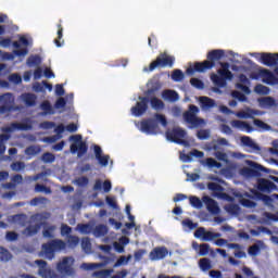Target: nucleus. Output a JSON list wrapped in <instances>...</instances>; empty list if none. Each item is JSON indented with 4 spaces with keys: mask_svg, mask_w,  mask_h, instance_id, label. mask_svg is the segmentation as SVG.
Masks as SVG:
<instances>
[{
    "mask_svg": "<svg viewBox=\"0 0 278 278\" xmlns=\"http://www.w3.org/2000/svg\"><path fill=\"white\" fill-rule=\"evenodd\" d=\"M55 229H58L55 225L48 226L47 228H45L42 231L43 238H55Z\"/></svg>",
    "mask_w": 278,
    "mask_h": 278,
    "instance_id": "38",
    "label": "nucleus"
},
{
    "mask_svg": "<svg viewBox=\"0 0 278 278\" xmlns=\"http://www.w3.org/2000/svg\"><path fill=\"white\" fill-rule=\"evenodd\" d=\"M173 64H175V56L168 55L166 52H164L156 56L152 63H150L149 71L150 73H153L155 68H166V66L172 68Z\"/></svg>",
    "mask_w": 278,
    "mask_h": 278,
    "instance_id": "6",
    "label": "nucleus"
},
{
    "mask_svg": "<svg viewBox=\"0 0 278 278\" xmlns=\"http://www.w3.org/2000/svg\"><path fill=\"white\" fill-rule=\"evenodd\" d=\"M42 227V224H36V225H29L27 226L24 230H23V235L24 236H36V233H38V231H40V228Z\"/></svg>",
    "mask_w": 278,
    "mask_h": 278,
    "instance_id": "27",
    "label": "nucleus"
},
{
    "mask_svg": "<svg viewBox=\"0 0 278 278\" xmlns=\"http://www.w3.org/2000/svg\"><path fill=\"white\" fill-rule=\"evenodd\" d=\"M73 264H75V258L65 256L61 262L56 264V270L61 275H74L75 270L73 269Z\"/></svg>",
    "mask_w": 278,
    "mask_h": 278,
    "instance_id": "9",
    "label": "nucleus"
},
{
    "mask_svg": "<svg viewBox=\"0 0 278 278\" xmlns=\"http://www.w3.org/2000/svg\"><path fill=\"white\" fill-rule=\"evenodd\" d=\"M207 253H210V244L207 243L200 244L199 255L203 257L207 255Z\"/></svg>",
    "mask_w": 278,
    "mask_h": 278,
    "instance_id": "58",
    "label": "nucleus"
},
{
    "mask_svg": "<svg viewBox=\"0 0 278 278\" xmlns=\"http://www.w3.org/2000/svg\"><path fill=\"white\" fill-rule=\"evenodd\" d=\"M112 273H114L113 269H101V270L93 271L91 277L92 278H108V277H110V275H112Z\"/></svg>",
    "mask_w": 278,
    "mask_h": 278,
    "instance_id": "32",
    "label": "nucleus"
},
{
    "mask_svg": "<svg viewBox=\"0 0 278 278\" xmlns=\"http://www.w3.org/2000/svg\"><path fill=\"white\" fill-rule=\"evenodd\" d=\"M260 76L263 77V81L269 86H274V84L278 83L277 76H275V74L267 68H262L260 71Z\"/></svg>",
    "mask_w": 278,
    "mask_h": 278,
    "instance_id": "18",
    "label": "nucleus"
},
{
    "mask_svg": "<svg viewBox=\"0 0 278 278\" xmlns=\"http://www.w3.org/2000/svg\"><path fill=\"white\" fill-rule=\"evenodd\" d=\"M10 97H12L10 93L0 96V102L2 103V105H0V114H8V112H13L14 101H11Z\"/></svg>",
    "mask_w": 278,
    "mask_h": 278,
    "instance_id": "14",
    "label": "nucleus"
},
{
    "mask_svg": "<svg viewBox=\"0 0 278 278\" xmlns=\"http://www.w3.org/2000/svg\"><path fill=\"white\" fill-rule=\"evenodd\" d=\"M231 97H233V99H238V101H241V103H244V101H247V96L238 90H233L231 92Z\"/></svg>",
    "mask_w": 278,
    "mask_h": 278,
    "instance_id": "53",
    "label": "nucleus"
},
{
    "mask_svg": "<svg viewBox=\"0 0 278 278\" xmlns=\"http://www.w3.org/2000/svg\"><path fill=\"white\" fill-rule=\"evenodd\" d=\"M239 203L242 205V207H248L249 210H253L254 207H257V203L253 202L250 199L241 198L239 200Z\"/></svg>",
    "mask_w": 278,
    "mask_h": 278,
    "instance_id": "39",
    "label": "nucleus"
},
{
    "mask_svg": "<svg viewBox=\"0 0 278 278\" xmlns=\"http://www.w3.org/2000/svg\"><path fill=\"white\" fill-rule=\"evenodd\" d=\"M166 255H168V249H166V247L154 248L150 252V260H152V262H155L157 260H164Z\"/></svg>",
    "mask_w": 278,
    "mask_h": 278,
    "instance_id": "17",
    "label": "nucleus"
},
{
    "mask_svg": "<svg viewBox=\"0 0 278 278\" xmlns=\"http://www.w3.org/2000/svg\"><path fill=\"white\" fill-rule=\"evenodd\" d=\"M250 233H251V236H260V233H267V236H273V230H270L264 226H258L257 230L251 229Z\"/></svg>",
    "mask_w": 278,
    "mask_h": 278,
    "instance_id": "34",
    "label": "nucleus"
},
{
    "mask_svg": "<svg viewBox=\"0 0 278 278\" xmlns=\"http://www.w3.org/2000/svg\"><path fill=\"white\" fill-rule=\"evenodd\" d=\"M184 77V72L181 70H174V72L172 73L173 81H181Z\"/></svg>",
    "mask_w": 278,
    "mask_h": 278,
    "instance_id": "48",
    "label": "nucleus"
},
{
    "mask_svg": "<svg viewBox=\"0 0 278 278\" xmlns=\"http://www.w3.org/2000/svg\"><path fill=\"white\" fill-rule=\"evenodd\" d=\"M64 249H66V243L62 239H52L41 245V251L46 260H53L55 253H60V251H64Z\"/></svg>",
    "mask_w": 278,
    "mask_h": 278,
    "instance_id": "3",
    "label": "nucleus"
},
{
    "mask_svg": "<svg viewBox=\"0 0 278 278\" xmlns=\"http://www.w3.org/2000/svg\"><path fill=\"white\" fill-rule=\"evenodd\" d=\"M68 140L70 142H74L70 147L71 153H77L79 157H84L88 153V143L83 140L81 135H72Z\"/></svg>",
    "mask_w": 278,
    "mask_h": 278,
    "instance_id": "5",
    "label": "nucleus"
},
{
    "mask_svg": "<svg viewBox=\"0 0 278 278\" xmlns=\"http://www.w3.org/2000/svg\"><path fill=\"white\" fill-rule=\"evenodd\" d=\"M197 114H199V106L194 104H190L189 110L182 114L185 123L191 125L190 129L201 127V125L205 123V121L203 118L198 117Z\"/></svg>",
    "mask_w": 278,
    "mask_h": 278,
    "instance_id": "4",
    "label": "nucleus"
},
{
    "mask_svg": "<svg viewBox=\"0 0 278 278\" xmlns=\"http://www.w3.org/2000/svg\"><path fill=\"white\" fill-rule=\"evenodd\" d=\"M189 203L192 207H195V210H201V207H203V202L195 195L189 197Z\"/></svg>",
    "mask_w": 278,
    "mask_h": 278,
    "instance_id": "40",
    "label": "nucleus"
},
{
    "mask_svg": "<svg viewBox=\"0 0 278 278\" xmlns=\"http://www.w3.org/2000/svg\"><path fill=\"white\" fill-rule=\"evenodd\" d=\"M94 236H97L98 238H101V236H106L108 233V226L100 224L98 226H96L94 230H93Z\"/></svg>",
    "mask_w": 278,
    "mask_h": 278,
    "instance_id": "37",
    "label": "nucleus"
},
{
    "mask_svg": "<svg viewBox=\"0 0 278 278\" xmlns=\"http://www.w3.org/2000/svg\"><path fill=\"white\" fill-rule=\"evenodd\" d=\"M35 264L39 267L38 275L43 278H52L54 277L53 270L47 268V262L42 260L35 261Z\"/></svg>",
    "mask_w": 278,
    "mask_h": 278,
    "instance_id": "16",
    "label": "nucleus"
},
{
    "mask_svg": "<svg viewBox=\"0 0 278 278\" xmlns=\"http://www.w3.org/2000/svg\"><path fill=\"white\" fill-rule=\"evenodd\" d=\"M149 103L153 110H164V101L160 100V98L152 97Z\"/></svg>",
    "mask_w": 278,
    "mask_h": 278,
    "instance_id": "33",
    "label": "nucleus"
},
{
    "mask_svg": "<svg viewBox=\"0 0 278 278\" xmlns=\"http://www.w3.org/2000/svg\"><path fill=\"white\" fill-rule=\"evenodd\" d=\"M23 99H24V103L28 108H34V105H36V94H34V93H26V94H24Z\"/></svg>",
    "mask_w": 278,
    "mask_h": 278,
    "instance_id": "35",
    "label": "nucleus"
},
{
    "mask_svg": "<svg viewBox=\"0 0 278 278\" xmlns=\"http://www.w3.org/2000/svg\"><path fill=\"white\" fill-rule=\"evenodd\" d=\"M5 140H10V135H0V153H5V144H3Z\"/></svg>",
    "mask_w": 278,
    "mask_h": 278,
    "instance_id": "56",
    "label": "nucleus"
},
{
    "mask_svg": "<svg viewBox=\"0 0 278 278\" xmlns=\"http://www.w3.org/2000/svg\"><path fill=\"white\" fill-rule=\"evenodd\" d=\"M250 166L251 167H243L241 169V175L243 177H261L262 173H270V169H268L253 161H250Z\"/></svg>",
    "mask_w": 278,
    "mask_h": 278,
    "instance_id": "8",
    "label": "nucleus"
},
{
    "mask_svg": "<svg viewBox=\"0 0 278 278\" xmlns=\"http://www.w3.org/2000/svg\"><path fill=\"white\" fill-rule=\"evenodd\" d=\"M49 203V199L45 197H39V198H34L30 200V205L36 206V205H45Z\"/></svg>",
    "mask_w": 278,
    "mask_h": 278,
    "instance_id": "46",
    "label": "nucleus"
},
{
    "mask_svg": "<svg viewBox=\"0 0 278 278\" xmlns=\"http://www.w3.org/2000/svg\"><path fill=\"white\" fill-rule=\"evenodd\" d=\"M244 197L248 199H256L257 201H270V195H266L257 190H252V194L245 192Z\"/></svg>",
    "mask_w": 278,
    "mask_h": 278,
    "instance_id": "25",
    "label": "nucleus"
},
{
    "mask_svg": "<svg viewBox=\"0 0 278 278\" xmlns=\"http://www.w3.org/2000/svg\"><path fill=\"white\" fill-rule=\"evenodd\" d=\"M77 228L80 233H90V225L88 224H78Z\"/></svg>",
    "mask_w": 278,
    "mask_h": 278,
    "instance_id": "64",
    "label": "nucleus"
},
{
    "mask_svg": "<svg viewBox=\"0 0 278 278\" xmlns=\"http://www.w3.org/2000/svg\"><path fill=\"white\" fill-rule=\"evenodd\" d=\"M199 140H207L210 138V130L201 129L197 132Z\"/></svg>",
    "mask_w": 278,
    "mask_h": 278,
    "instance_id": "62",
    "label": "nucleus"
},
{
    "mask_svg": "<svg viewBox=\"0 0 278 278\" xmlns=\"http://www.w3.org/2000/svg\"><path fill=\"white\" fill-rule=\"evenodd\" d=\"M219 66L222 68L217 70V74H211V80L217 88H226L227 81H231L233 79V73L229 71L228 62H220Z\"/></svg>",
    "mask_w": 278,
    "mask_h": 278,
    "instance_id": "2",
    "label": "nucleus"
},
{
    "mask_svg": "<svg viewBox=\"0 0 278 278\" xmlns=\"http://www.w3.org/2000/svg\"><path fill=\"white\" fill-rule=\"evenodd\" d=\"M205 165L208 168H223V164L214 160L213 157H207L205 160Z\"/></svg>",
    "mask_w": 278,
    "mask_h": 278,
    "instance_id": "42",
    "label": "nucleus"
},
{
    "mask_svg": "<svg viewBox=\"0 0 278 278\" xmlns=\"http://www.w3.org/2000/svg\"><path fill=\"white\" fill-rule=\"evenodd\" d=\"M238 118H254V116H260V111L253 109H247V111H239L236 114Z\"/></svg>",
    "mask_w": 278,
    "mask_h": 278,
    "instance_id": "26",
    "label": "nucleus"
},
{
    "mask_svg": "<svg viewBox=\"0 0 278 278\" xmlns=\"http://www.w3.org/2000/svg\"><path fill=\"white\" fill-rule=\"evenodd\" d=\"M199 266L203 273H206V270H211L212 262H210V258H201L199 261Z\"/></svg>",
    "mask_w": 278,
    "mask_h": 278,
    "instance_id": "41",
    "label": "nucleus"
},
{
    "mask_svg": "<svg viewBox=\"0 0 278 278\" xmlns=\"http://www.w3.org/2000/svg\"><path fill=\"white\" fill-rule=\"evenodd\" d=\"M68 247L75 248L79 244V237L70 235L67 239Z\"/></svg>",
    "mask_w": 278,
    "mask_h": 278,
    "instance_id": "54",
    "label": "nucleus"
},
{
    "mask_svg": "<svg viewBox=\"0 0 278 278\" xmlns=\"http://www.w3.org/2000/svg\"><path fill=\"white\" fill-rule=\"evenodd\" d=\"M55 110H62V108H66V99L59 98L54 103Z\"/></svg>",
    "mask_w": 278,
    "mask_h": 278,
    "instance_id": "63",
    "label": "nucleus"
},
{
    "mask_svg": "<svg viewBox=\"0 0 278 278\" xmlns=\"http://www.w3.org/2000/svg\"><path fill=\"white\" fill-rule=\"evenodd\" d=\"M231 127H235V129H241V131H247V134H252L255 129L251 124L247 122H242L240 119H235L230 122Z\"/></svg>",
    "mask_w": 278,
    "mask_h": 278,
    "instance_id": "20",
    "label": "nucleus"
},
{
    "mask_svg": "<svg viewBox=\"0 0 278 278\" xmlns=\"http://www.w3.org/2000/svg\"><path fill=\"white\" fill-rule=\"evenodd\" d=\"M81 249L88 253V251L92 250V243H90V239L85 238L81 240Z\"/></svg>",
    "mask_w": 278,
    "mask_h": 278,
    "instance_id": "57",
    "label": "nucleus"
},
{
    "mask_svg": "<svg viewBox=\"0 0 278 278\" xmlns=\"http://www.w3.org/2000/svg\"><path fill=\"white\" fill-rule=\"evenodd\" d=\"M200 103L204 110H212V108H216V101L212 98L201 97Z\"/></svg>",
    "mask_w": 278,
    "mask_h": 278,
    "instance_id": "29",
    "label": "nucleus"
},
{
    "mask_svg": "<svg viewBox=\"0 0 278 278\" xmlns=\"http://www.w3.org/2000/svg\"><path fill=\"white\" fill-rule=\"evenodd\" d=\"M257 190H260V192L270 194V192H275V190H277V185L266 178H261L257 181Z\"/></svg>",
    "mask_w": 278,
    "mask_h": 278,
    "instance_id": "15",
    "label": "nucleus"
},
{
    "mask_svg": "<svg viewBox=\"0 0 278 278\" xmlns=\"http://www.w3.org/2000/svg\"><path fill=\"white\" fill-rule=\"evenodd\" d=\"M149 110V98L148 97H139V102L136 103L135 106L131 108L132 116H142Z\"/></svg>",
    "mask_w": 278,
    "mask_h": 278,
    "instance_id": "11",
    "label": "nucleus"
},
{
    "mask_svg": "<svg viewBox=\"0 0 278 278\" xmlns=\"http://www.w3.org/2000/svg\"><path fill=\"white\" fill-rule=\"evenodd\" d=\"M154 117L156 118L157 123H161V125L163 127H166L168 125V121L166 119V116L160 114V113H156L154 115Z\"/></svg>",
    "mask_w": 278,
    "mask_h": 278,
    "instance_id": "60",
    "label": "nucleus"
},
{
    "mask_svg": "<svg viewBox=\"0 0 278 278\" xmlns=\"http://www.w3.org/2000/svg\"><path fill=\"white\" fill-rule=\"evenodd\" d=\"M24 168H25V164L21 161H17L11 164V169L14 170L15 173L24 170Z\"/></svg>",
    "mask_w": 278,
    "mask_h": 278,
    "instance_id": "52",
    "label": "nucleus"
},
{
    "mask_svg": "<svg viewBox=\"0 0 278 278\" xmlns=\"http://www.w3.org/2000/svg\"><path fill=\"white\" fill-rule=\"evenodd\" d=\"M162 97L166 101H173V102L179 101V93H177V91L175 90H170V89L164 90L162 92Z\"/></svg>",
    "mask_w": 278,
    "mask_h": 278,
    "instance_id": "28",
    "label": "nucleus"
},
{
    "mask_svg": "<svg viewBox=\"0 0 278 278\" xmlns=\"http://www.w3.org/2000/svg\"><path fill=\"white\" fill-rule=\"evenodd\" d=\"M254 90L257 94H268L270 92V89L264 85H256Z\"/></svg>",
    "mask_w": 278,
    "mask_h": 278,
    "instance_id": "51",
    "label": "nucleus"
},
{
    "mask_svg": "<svg viewBox=\"0 0 278 278\" xmlns=\"http://www.w3.org/2000/svg\"><path fill=\"white\" fill-rule=\"evenodd\" d=\"M258 103L261 108H275V105H277V102L273 97L261 98L258 99Z\"/></svg>",
    "mask_w": 278,
    "mask_h": 278,
    "instance_id": "30",
    "label": "nucleus"
},
{
    "mask_svg": "<svg viewBox=\"0 0 278 278\" xmlns=\"http://www.w3.org/2000/svg\"><path fill=\"white\" fill-rule=\"evenodd\" d=\"M0 260L1 262H10V260H12V253L2 248V251L0 253Z\"/></svg>",
    "mask_w": 278,
    "mask_h": 278,
    "instance_id": "50",
    "label": "nucleus"
},
{
    "mask_svg": "<svg viewBox=\"0 0 278 278\" xmlns=\"http://www.w3.org/2000/svg\"><path fill=\"white\" fill-rule=\"evenodd\" d=\"M260 251H262V248H260V244H257V243L251 245V247L248 249V253H249V255H251L252 257H255L256 255H258V254H260Z\"/></svg>",
    "mask_w": 278,
    "mask_h": 278,
    "instance_id": "47",
    "label": "nucleus"
},
{
    "mask_svg": "<svg viewBox=\"0 0 278 278\" xmlns=\"http://www.w3.org/2000/svg\"><path fill=\"white\" fill-rule=\"evenodd\" d=\"M220 232L206 231L204 227H200L194 231V238H201L203 242H212L216 238H220Z\"/></svg>",
    "mask_w": 278,
    "mask_h": 278,
    "instance_id": "13",
    "label": "nucleus"
},
{
    "mask_svg": "<svg viewBox=\"0 0 278 278\" xmlns=\"http://www.w3.org/2000/svg\"><path fill=\"white\" fill-rule=\"evenodd\" d=\"M160 126L157 125V121L153 118L143 119L140 122V131L143 134H157Z\"/></svg>",
    "mask_w": 278,
    "mask_h": 278,
    "instance_id": "12",
    "label": "nucleus"
},
{
    "mask_svg": "<svg viewBox=\"0 0 278 278\" xmlns=\"http://www.w3.org/2000/svg\"><path fill=\"white\" fill-rule=\"evenodd\" d=\"M190 85L193 88H197V90H203V88H205V83H203V80H201L199 78H191Z\"/></svg>",
    "mask_w": 278,
    "mask_h": 278,
    "instance_id": "43",
    "label": "nucleus"
},
{
    "mask_svg": "<svg viewBox=\"0 0 278 278\" xmlns=\"http://www.w3.org/2000/svg\"><path fill=\"white\" fill-rule=\"evenodd\" d=\"M26 64L29 68H31V66H40V64H42V59L38 54H31L28 56Z\"/></svg>",
    "mask_w": 278,
    "mask_h": 278,
    "instance_id": "31",
    "label": "nucleus"
},
{
    "mask_svg": "<svg viewBox=\"0 0 278 278\" xmlns=\"http://www.w3.org/2000/svg\"><path fill=\"white\" fill-rule=\"evenodd\" d=\"M63 36L64 28L62 27V24H58V38L54 40L56 47H62V45H64V40H62Z\"/></svg>",
    "mask_w": 278,
    "mask_h": 278,
    "instance_id": "36",
    "label": "nucleus"
},
{
    "mask_svg": "<svg viewBox=\"0 0 278 278\" xmlns=\"http://www.w3.org/2000/svg\"><path fill=\"white\" fill-rule=\"evenodd\" d=\"M205 153L197 149L192 150L189 154H180V160L184 162H192V157H204Z\"/></svg>",
    "mask_w": 278,
    "mask_h": 278,
    "instance_id": "24",
    "label": "nucleus"
},
{
    "mask_svg": "<svg viewBox=\"0 0 278 278\" xmlns=\"http://www.w3.org/2000/svg\"><path fill=\"white\" fill-rule=\"evenodd\" d=\"M165 136L167 140H170V142H175L176 144H188V142L184 140V138L188 136V132H186V130H184V128L181 127H175L173 129H168L165 132Z\"/></svg>",
    "mask_w": 278,
    "mask_h": 278,
    "instance_id": "7",
    "label": "nucleus"
},
{
    "mask_svg": "<svg viewBox=\"0 0 278 278\" xmlns=\"http://www.w3.org/2000/svg\"><path fill=\"white\" fill-rule=\"evenodd\" d=\"M93 152L100 166L110 164V155H103V150L99 146H93Z\"/></svg>",
    "mask_w": 278,
    "mask_h": 278,
    "instance_id": "19",
    "label": "nucleus"
},
{
    "mask_svg": "<svg viewBox=\"0 0 278 278\" xmlns=\"http://www.w3.org/2000/svg\"><path fill=\"white\" fill-rule=\"evenodd\" d=\"M207 188L213 192H220L223 190V186L217 182H208Z\"/></svg>",
    "mask_w": 278,
    "mask_h": 278,
    "instance_id": "61",
    "label": "nucleus"
},
{
    "mask_svg": "<svg viewBox=\"0 0 278 278\" xmlns=\"http://www.w3.org/2000/svg\"><path fill=\"white\" fill-rule=\"evenodd\" d=\"M14 129H18L20 131H29V129H31V124L12 123L11 127H7L4 131L10 132L14 131Z\"/></svg>",
    "mask_w": 278,
    "mask_h": 278,
    "instance_id": "23",
    "label": "nucleus"
},
{
    "mask_svg": "<svg viewBox=\"0 0 278 278\" xmlns=\"http://www.w3.org/2000/svg\"><path fill=\"white\" fill-rule=\"evenodd\" d=\"M240 140H241V144H243V147H248V149H251V151H262V148H260L258 144L255 143L253 139H251V137L243 136L241 137Z\"/></svg>",
    "mask_w": 278,
    "mask_h": 278,
    "instance_id": "22",
    "label": "nucleus"
},
{
    "mask_svg": "<svg viewBox=\"0 0 278 278\" xmlns=\"http://www.w3.org/2000/svg\"><path fill=\"white\" fill-rule=\"evenodd\" d=\"M40 108L46 114H54L53 106L48 100L41 102Z\"/></svg>",
    "mask_w": 278,
    "mask_h": 278,
    "instance_id": "44",
    "label": "nucleus"
},
{
    "mask_svg": "<svg viewBox=\"0 0 278 278\" xmlns=\"http://www.w3.org/2000/svg\"><path fill=\"white\" fill-rule=\"evenodd\" d=\"M204 202L206 204V210L211 214H218L220 212V207H218V203L214 199L204 197Z\"/></svg>",
    "mask_w": 278,
    "mask_h": 278,
    "instance_id": "21",
    "label": "nucleus"
},
{
    "mask_svg": "<svg viewBox=\"0 0 278 278\" xmlns=\"http://www.w3.org/2000/svg\"><path fill=\"white\" fill-rule=\"evenodd\" d=\"M225 58V50H212L207 53L205 61L195 62L193 66L187 68V75H193L195 73H205V71H212L216 66L218 60Z\"/></svg>",
    "mask_w": 278,
    "mask_h": 278,
    "instance_id": "1",
    "label": "nucleus"
},
{
    "mask_svg": "<svg viewBox=\"0 0 278 278\" xmlns=\"http://www.w3.org/2000/svg\"><path fill=\"white\" fill-rule=\"evenodd\" d=\"M254 56L261 64H264V66H277L278 64V53L261 52L255 53Z\"/></svg>",
    "mask_w": 278,
    "mask_h": 278,
    "instance_id": "10",
    "label": "nucleus"
},
{
    "mask_svg": "<svg viewBox=\"0 0 278 278\" xmlns=\"http://www.w3.org/2000/svg\"><path fill=\"white\" fill-rule=\"evenodd\" d=\"M73 228L66 224L61 225V236H71Z\"/></svg>",
    "mask_w": 278,
    "mask_h": 278,
    "instance_id": "59",
    "label": "nucleus"
},
{
    "mask_svg": "<svg viewBox=\"0 0 278 278\" xmlns=\"http://www.w3.org/2000/svg\"><path fill=\"white\" fill-rule=\"evenodd\" d=\"M41 160L45 164H53V162H55V155L53 153L46 152L42 154Z\"/></svg>",
    "mask_w": 278,
    "mask_h": 278,
    "instance_id": "45",
    "label": "nucleus"
},
{
    "mask_svg": "<svg viewBox=\"0 0 278 278\" xmlns=\"http://www.w3.org/2000/svg\"><path fill=\"white\" fill-rule=\"evenodd\" d=\"M25 153L26 155H38V153H40V148L36 146H30L26 148Z\"/></svg>",
    "mask_w": 278,
    "mask_h": 278,
    "instance_id": "55",
    "label": "nucleus"
},
{
    "mask_svg": "<svg viewBox=\"0 0 278 278\" xmlns=\"http://www.w3.org/2000/svg\"><path fill=\"white\" fill-rule=\"evenodd\" d=\"M89 182H90V180L86 176L78 177L75 179V184H76V186H79V188H84V187L88 186Z\"/></svg>",
    "mask_w": 278,
    "mask_h": 278,
    "instance_id": "49",
    "label": "nucleus"
}]
</instances>
